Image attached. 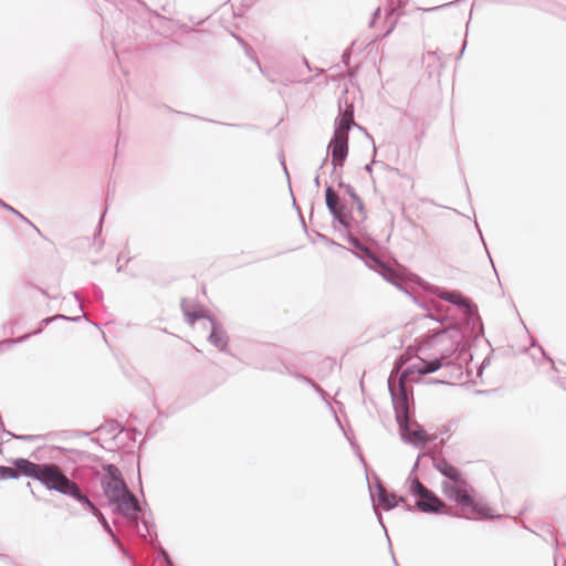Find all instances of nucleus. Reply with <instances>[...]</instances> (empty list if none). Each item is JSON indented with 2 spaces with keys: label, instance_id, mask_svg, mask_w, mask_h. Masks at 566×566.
<instances>
[{
  "label": "nucleus",
  "instance_id": "obj_1",
  "mask_svg": "<svg viewBox=\"0 0 566 566\" xmlns=\"http://www.w3.org/2000/svg\"><path fill=\"white\" fill-rule=\"evenodd\" d=\"M443 493L461 509L468 518L490 517V507L476 497L474 488L465 480L459 482H443Z\"/></svg>",
  "mask_w": 566,
  "mask_h": 566
},
{
  "label": "nucleus",
  "instance_id": "obj_2",
  "mask_svg": "<svg viewBox=\"0 0 566 566\" xmlns=\"http://www.w3.org/2000/svg\"><path fill=\"white\" fill-rule=\"evenodd\" d=\"M38 480L49 490L70 495L91 505L90 500L82 494L77 484L70 480L56 464H42Z\"/></svg>",
  "mask_w": 566,
  "mask_h": 566
},
{
  "label": "nucleus",
  "instance_id": "obj_3",
  "mask_svg": "<svg viewBox=\"0 0 566 566\" xmlns=\"http://www.w3.org/2000/svg\"><path fill=\"white\" fill-rule=\"evenodd\" d=\"M187 322L196 331H202L203 333H208L210 342L218 349L224 350L227 348L228 336L226 332L222 328L218 327L212 319L202 315L188 313Z\"/></svg>",
  "mask_w": 566,
  "mask_h": 566
},
{
  "label": "nucleus",
  "instance_id": "obj_4",
  "mask_svg": "<svg viewBox=\"0 0 566 566\" xmlns=\"http://www.w3.org/2000/svg\"><path fill=\"white\" fill-rule=\"evenodd\" d=\"M113 500L117 503V509L127 517H135L138 511V503L135 496L129 493L120 479H113Z\"/></svg>",
  "mask_w": 566,
  "mask_h": 566
},
{
  "label": "nucleus",
  "instance_id": "obj_5",
  "mask_svg": "<svg viewBox=\"0 0 566 566\" xmlns=\"http://www.w3.org/2000/svg\"><path fill=\"white\" fill-rule=\"evenodd\" d=\"M412 492L419 497L417 506L422 512L437 513L446 505L444 503L430 490H428L419 480L412 482Z\"/></svg>",
  "mask_w": 566,
  "mask_h": 566
},
{
  "label": "nucleus",
  "instance_id": "obj_6",
  "mask_svg": "<svg viewBox=\"0 0 566 566\" xmlns=\"http://www.w3.org/2000/svg\"><path fill=\"white\" fill-rule=\"evenodd\" d=\"M329 148L332 150V164L335 167H342L348 154V136L342 133L334 134Z\"/></svg>",
  "mask_w": 566,
  "mask_h": 566
},
{
  "label": "nucleus",
  "instance_id": "obj_7",
  "mask_svg": "<svg viewBox=\"0 0 566 566\" xmlns=\"http://www.w3.org/2000/svg\"><path fill=\"white\" fill-rule=\"evenodd\" d=\"M368 256L370 259V263L368 264L370 269L378 272L387 281L394 284L398 283L400 275L396 272V270L380 261L374 254H368Z\"/></svg>",
  "mask_w": 566,
  "mask_h": 566
},
{
  "label": "nucleus",
  "instance_id": "obj_8",
  "mask_svg": "<svg viewBox=\"0 0 566 566\" xmlns=\"http://www.w3.org/2000/svg\"><path fill=\"white\" fill-rule=\"evenodd\" d=\"M325 199L326 206L333 216L342 223H345V207L340 203L338 195L331 187L325 190Z\"/></svg>",
  "mask_w": 566,
  "mask_h": 566
},
{
  "label": "nucleus",
  "instance_id": "obj_9",
  "mask_svg": "<svg viewBox=\"0 0 566 566\" xmlns=\"http://www.w3.org/2000/svg\"><path fill=\"white\" fill-rule=\"evenodd\" d=\"M442 366L441 359L437 358L430 361L420 359L419 363L413 364L410 368L406 369L402 374V378L407 377L408 374L417 373L419 375H426L437 371Z\"/></svg>",
  "mask_w": 566,
  "mask_h": 566
},
{
  "label": "nucleus",
  "instance_id": "obj_10",
  "mask_svg": "<svg viewBox=\"0 0 566 566\" xmlns=\"http://www.w3.org/2000/svg\"><path fill=\"white\" fill-rule=\"evenodd\" d=\"M14 467L17 468L18 474L21 473L23 475L39 479L42 464L33 463L27 459H17L14 461Z\"/></svg>",
  "mask_w": 566,
  "mask_h": 566
},
{
  "label": "nucleus",
  "instance_id": "obj_11",
  "mask_svg": "<svg viewBox=\"0 0 566 566\" xmlns=\"http://www.w3.org/2000/svg\"><path fill=\"white\" fill-rule=\"evenodd\" d=\"M436 468L438 471L443 474L446 478H448L447 482H459L463 480L462 473L453 467L452 464L448 463L447 461H440L436 464Z\"/></svg>",
  "mask_w": 566,
  "mask_h": 566
},
{
  "label": "nucleus",
  "instance_id": "obj_12",
  "mask_svg": "<svg viewBox=\"0 0 566 566\" xmlns=\"http://www.w3.org/2000/svg\"><path fill=\"white\" fill-rule=\"evenodd\" d=\"M352 122H353V120H352L350 116H346V115H344V116L339 119V122H338V124H337V127H336V129H335L334 134L342 133L343 135H347V136H348V130H349V128H350Z\"/></svg>",
  "mask_w": 566,
  "mask_h": 566
},
{
  "label": "nucleus",
  "instance_id": "obj_13",
  "mask_svg": "<svg viewBox=\"0 0 566 566\" xmlns=\"http://www.w3.org/2000/svg\"><path fill=\"white\" fill-rule=\"evenodd\" d=\"M380 502L384 504V506L387 510L395 507L398 503L397 497L392 494L391 495L381 494Z\"/></svg>",
  "mask_w": 566,
  "mask_h": 566
},
{
  "label": "nucleus",
  "instance_id": "obj_14",
  "mask_svg": "<svg viewBox=\"0 0 566 566\" xmlns=\"http://www.w3.org/2000/svg\"><path fill=\"white\" fill-rule=\"evenodd\" d=\"M0 475H1V478H4V479H17L18 478L17 468L0 467Z\"/></svg>",
  "mask_w": 566,
  "mask_h": 566
}]
</instances>
